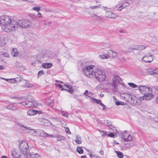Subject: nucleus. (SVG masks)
Here are the masks:
<instances>
[{"label":"nucleus","instance_id":"f257e3e1","mask_svg":"<svg viewBox=\"0 0 158 158\" xmlns=\"http://www.w3.org/2000/svg\"><path fill=\"white\" fill-rule=\"evenodd\" d=\"M3 29L6 32L14 31L17 28V21L14 19L2 27Z\"/></svg>","mask_w":158,"mask_h":158},{"label":"nucleus","instance_id":"f03ea898","mask_svg":"<svg viewBox=\"0 0 158 158\" xmlns=\"http://www.w3.org/2000/svg\"><path fill=\"white\" fill-rule=\"evenodd\" d=\"M94 76L96 79L100 82L105 80L106 75L105 72L102 69L98 68L94 70Z\"/></svg>","mask_w":158,"mask_h":158},{"label":"nucleus","instance_id":"7ed1b4c3","mask_svg":"<svg viewBox=\"0 0 158 158\" xmlns=\"http://www.w3.org/2000/svg\"><path fill=\"white\" fill-rule=\"evenodd\" d=\"M94 66L93 65L85 66L82 69V73L87 77L92 78L94 77Z\"/></svg>","mask_w":158,"mask_h":158},{"label":"nucleus","instance_id":"20e7f679","mask_svg":"<svg viewBox=\"0 0 158 158\" xmlns=\"http://www.w3.org/2000/svg\"><path fill=\"white\" fill-rule=\"evenodd\" d=\"M121 81V78L118 76L115 75H113L111 77V81L110 85L114 88L115 91L118 89V84Z\"/></svg>","mask_w":158,"mask_h":158},{"label":"nucleus","instance_id":"39448f33","mask_svg":"<svg viewBox=\"0 0 158 158\" xmlns=\"http://www.w3.org/2000/svg\"><path fill=\"white\" fill-rule=\"evenodd\" d=\"M19 148L21 153L24 155L25 157V155L29 153V146L28 143L25 141H21L19 143Z\"/></svg>","mask_w":158,"mask_h":158},{"label":"nucleus","instance_id":"423d86ee","mask_svg":"<svg viewBox=\"0 0 158 158\" xmlns=\"http://www.w3.org/2000/svg\"><path fill=\"white\" fill-rule=\"evenodd\" d=\"M17 23V27H18L22 28L28 29L30 28L32 24L31 22L28 20L22 19L19 20Z\"/></svg>","mask_w":158,"mask_h":158},{"label":"nucleus","instance_id":"0eeeda50","mask_svg":"<svg viewBox=\"0 0 158 158\" xmlns=\"http://www.w3.org/2000/svg\"><path fill=\"white\" fill-rule=\"evenodd\" d=\"M28 130H30V131H26L24 130H23V131H24V132H28L30 134L33 135L35 136H38L39 135L41 136V135L42 134H44V135H47L46 132L41 129H38L36 130H35L34 129H31V127H30V129Z\"/></svg>","mask_w":158,"mask_h":158},{"label":"nucleus","instance_id":"6e6552de","mask_svg":"<svg viewBox=\"0 0 158 158\" xmlns=\"http://www.w3.org/2000/svg\"><path fill=\"white\" fill-rule=\"evenodd\" d=\"M13 19L8 16L6 15H2L0 16V24L4 26L5 25L10 22Z\"/></svg>","mask_w":158,"mask_h":158},{"label":"nucleus","instance_id":"1a4fd4ad","mask_svg":"<svg viewBox=\"0 0 158 158\" xmlns=\"http://www.w3.org/2000/svg\"><path fill=\"white\" fill-rule=\"evenodd\" d=\"M138 90L143 95L147 93L152 92V89L151 88L147 86H139L138 87Z\"/></svg>","mask_w":158,"mask_h":158},{"label":"nucleus","instance_id":"9d476101","mask_svg":"<svg viewBox=\"0 0 158 158\" xmlns=\"http://www.w3.org/2000/svg\"><path fill=\"white\" fill-rule=\"evenodd\" d=\"M121 138L124 141H131L132 139V136L126 132L122 133Z\"/></svg>","mask_w":158,"mask_h":158},{"label":"nucleus","instance_id":"9b49d317","mask_svg":"<svg viewBox=\"0 0 158 158\" xmlns=\"http://www.w3.org/2000/svg\"><path fill=\"white\" fill-rule=\"evenodd\" d=\"M153 55L149 53L145 55L142 59L143 61L145 62L151 63L153 60Z\"/></svg>","mask_w":158,"mask_h":158},{"label":"nucleus","instance_id":"f8f14e48","mask_svg":"<svg viewBox=\"0 0 158 158\" xmlns=\"http://www.w3.org/2000/svg\"><path fill=\"white\" fill-rule=\"evenodd\" d=\"M152 93L149 92V93L144 94L143 96L140 97V100L145 99L146 100H149L151 99L153 96V95Z\"/></svg>","mask_w":158,"mask_h":158},{"label":"nucleus","instance_id":"ddd939ff","mask_svg":"<svg viewBox=\"0 0 158 158\" xmlns=\"http://www.w3.org/2000/svg\"><path fill=\"white\" fill-rule=\"evenodd\" d=\"M25 155L26 158H40L39 155L37 153L29 152Z\"/></svg>","mask_w":158,"mask_h":158},{"label":"nucleus","instance_id":"4468645a","mask_svg":"<svg viewBox=\"0 0 158 158\" xmlns=\"http://www.w3.org/2000/svg\"><path fill=\"white\" fill-rule=\"evenodd\" d=\"M107 54L108 58L110 57L114 58L117 55V53L111 50L108 51Z\"/></svg>","mask_w":158,"mask_h":158},{"label":"nucleus","instance_id":"2eb2a0df","mask_svg":"<svg viewBox=\"0 0 158 158\" xmlns=\"http://www.w3.org/2000/svg\"><path fill=\"white\" fill-rule=\"evenodd\" d=\"M32 101V100L31 101L23 102L22 104L26 107H31L35 106Z\"/></svg>","mask_w":158,"mask_h":158},{"label":"nucleus","instance_id":"dca6fc26","mask_svg":"<svg viewBox=\"0 0 158 158\" xmlns=\"http://www.w3.org/2000/svg\"><path fill=\"white\" fill-rule=\"evenodd\" d=\"M106 17L107 18H111V19H114L116 18L117 15L116 14L112 12L111 11L107 12L106 13Z\"/></svg>","mask_w":158,"mask_h":158},{"label":"nucleus","instance_id":"f3484780","mask_svg":"<svg viewBox=\"0 0 158 158\" xmlns=\"http://www.w3.org/2000/svg\"><path fill=\"white\" fill-rule=\"evenodd\" d=\"M11 155L14 158H18L19 157V155L16 149H13L11 151Z\"/></svg>","mask_w":158,"mask_h":158},{"label":"nucleus","instance_id":"a211bd4d","mask_svg":"<svg viewBox=\"0 0 158 158\" xmlns=\"http://www.w3.org/2000/svg\"><path fill=\"white\" fill-rule=\"evenodd\" d=\"M63 87L64 88V90H66L68 91L71 94H72L73 92V90L72 89V86L70 85H64Z\"/></svg>","mask_w":158,"mask_h":158},{"label":"nucleus","instance_id":"6ab92c4d","mask_svg":"<svg viewBox=\"0 0 158 158\" xmlns=\"http://www.w3.org/2000/svg\"><path fill=\"white\" fill-rule=\"evenodd\" d=\"M146 48V47L142 45L136 46L132 48L133 50H142Z\"/></svg>","mask_w":158,"mask_h":158},{"label":"nucleus","instance_id":"aec40b11","mask_svg":"<svg viewBox=\"0 0 158 158\" xmlns=\"http://www.w3.org/2000/svg\"><path fill=\"white\" fill-rule=\"evenodd\" d=\"M11 54L14 57L17 56L18 52L17 49L16 48H12Z\"/></svg>","mask_w":158,"mask_h":158},{"label":"nucleus","instance_id":"412c9836","mask_svg":"<svg viewBox=\"0 0 158 158\" xmlns=\"http://www.w3.org/2000/svg\"><path fill=\"white\" fill-rule=\"evenodd\" d=\"M24 83H25V84L23 85V86L24 87H27V88H31L32 87L33 85L31 84H30L26 80H24Z\"/></svg>","mask_w":158,"mask_h":158},{"label":"nucleus","instance_id":"4be33fe9","mask_svg":"<svg viewBox=\"0 0 158 158\" xmlns=\"http://www.w3.org/2000/svg\"><path fill=\"white\" fill-rule=\"evenodd\" d=\"M104 124L107 126L110 127V128L111 129H113L112 128H114V127L111 125V123L109 121H106L104 122Z\"/></svg>","mask_w":158,"mask_h":158},{"label":"nucleus","instance_id":"5701e85b","mask_svg":"<svg viewBox=\"0 0 158 158\" xmlns=\"http://www.w3.org/2000/svg\"><path fill=\"white\" fill-rule=\"evenodd\" d=\"M56 137L57 138V140L58 141H60L62 140H64L65 139V138L63 136L60 135H56Z\"/></svg>","mask_w":158,"mask_h":158},{"label":"nucleus","instance_id":"b1692460","mask_svg":"<svg viewBox=\"0 0 158 158\" xmlns=\"http://www.w3.org/2000/svg\"><path fill=\"white\" fill-rule=\"evenodd\" d=\"M52 66V64L51 63H44L42 65V67L45 69H48Z\"/></svg>","mask_w":158,"mask_h":158},{"label":"nucleus","instance_id":"393cba45","mask_svg":"<svg viewBox=\"0 0 158 158\" xmlns=\"http://www.w3.org/2000/svg\"><path fill=\"white\" fill-rule=\"evenodd\" d=\"M76 143L77 144H80L81 143V137L78 135L76 136V139L75 140Z\"/></svg>","mask_w":158,"mask_h":158},{"label":"nucleus","instance_id":"a878e982","mask_svg":"<svg viewBox=\"0 0 158 158\" xmlns=\"http://www.w3.org/2000/svg\"><path fill=\"white\" fill-rule=\"evenodd\" d=\"M34 110H29L27 112V114L30 116L33 115L35 114L34 112Z\"/></svg>","mask_w":158,"mask_h":158},{"label":"nucleus","instance_id":"bb28decb","mask_svg":"<svg viewBox=\"0 0 158 158\" xmlns=\"http://www.w3.org/2000/svg\"><path fill=\"white\" fill-rule=\"evenodd\" d=\"M90 101L92 102H95L96 103H98L99 104H100L102 102L100 100L92 98H91Z\"/></svg>","mask_w":158,"mask_h":158},{"label":"nucleus","instance_id":"cd10ccee","mask_svg":"<svg viewBox=\"0 0 158 158\" xmlns=\"http://www.w3.org/2000/svg\"><path fill=\"white\" fill-rule=\"evenodd\" d=\"M154 69L151 68H149L148 69L147 71L148 73L150 75H153Z\"/></svg>","mask_w":158,"mask_h":158},{"label":"nucleus","instance_id":"c85d7f7f","mask_svg":"<svg viewBox=\"0 0 158 158\" xmlns=\"http://www.w3.org/2000/svg\"><path fill=\"white\" fill-rule=\"evenodd\" d=\"M117 156L119 158H123V154L122 152L119 151H116Z\"/></svg>","mask_w":158,"mask_h":158},{"label":"nucleus","instance_id":"c756f323","mask_svg":"<svg viewBox=\"0 0 158 158\" xmlns=\"http://www.w3.org/2000/svg\"><path fill=\"white\" fill-rule=\"evenodd\" d=\"M77 151L79 154H82L83 152L82 148L80 147H77Z\"/></svg>","mask_w":158,"mask_h":158},{"label":"nucleus","instance_id":"7c9ffc66","mask_svg":"<svg viewBox=\"0 0 158 158\" xmlns=\"http://www.w3.org/2000/svg\"><path fill=\"white\" fill-rule=\"evenodd\" d=\"M6 80L7 81L10 83H14L16 82L15 78L6 79Z\"/></svg>","mask_w":158,"mask_h":158},{"label":"nucleus","instance_id":"2f4dec72","mask_svg":"<svg viewBox=\"0 0 158 158\" xmlns=\"http://www.w3.org/2000/svg\"><path fill=\"white\" fill-rule=\"evenodd\" d=\"M100 57L102 59H107L108 58L107 54H106L105 55H101L100 56Z\"/></svg>","mask_w":158,"mask_h":158},{"label":"nucleus","instance_id":"473e14b6","mask_svg":"<svg viewBox=\"0 0 158 158\" xmlns=\"http://www.w3.org/2000/svg\"><path fill=\"white\" fill-rule=\"evenodd\" d=\"M47 135H44V134H42L41 135V136H49L51 138H54L56 137V135H49L47 133Z\"/></svg>","mask_w":158,"mask_h":158},{"label":"nucleus","instance_id":"72a5a7b5","mask_svg":"<svg viewBox=\"0 0 158 158\" xmlns=\"http://www.w3.org/2000/svg\"><path fill=\"white\" fill-rule=\"evenodd\" d=\"M18 125L19 127H23V128H25L26 129H27V130L30 129V127H27L26 126H24L22 124H20V123H18Z\"/></svg>","mask_w":158,"mask_h":158},{"label":"nucleus","instance_id":"f704fd0d","mask_svg":"<svg viewBox=\"0 0 158 158\" xmlns=\"http://www.w3.org/2000/svg\"><path fill=\"white\" fill-rule=\"evenodd\" d=\"M128 85H129L130 87L134 88L137 87V85L133 83H128Z\"/></svg>","mask_w":158,"mask_h":158},{"label":"nucleus","instance_id":"c9c22d12","mask_svg":"<svg viewBox=\"0 0 158 158\" xmlns=\"http://www.w3.org/2000/svg\"><path fill=\"white\" fill-rule=\"evenodd\" d=\"M89 94V91L88 90H86L83 93V95L84 96H85L87 98H89L90 97L88 96V97H86L88 96Z\"/></svg>","mask_w":158,"mask_h":158},{"label":"nucleus","instance_id":"e433bc0d","mask_svg":"<svg viewBox=\"0 0 158 158\" xmlns=\"http://www.w3.org/2000/svg\"><path fill=\"white\" fill-rule=\"evenodd\" d=\"M22 79V78L20 76L19 77H16L15 78V82L16 83L19 82L21 81Z\"/></svg>","mask_w":158,"mask_h":158},{"label":"nucleus","instance_id":"4c0bfd02","mask_svg":"<svg viewBox=\"0 0 158 158\" xmlns=\"http://www.w3.org/2000/svg\"><path fill=\"white\" fill-rule=\"evenodd\" d=\"M55 85L59 87L60 89H61V90L63 91L64 90V87H63V86L62 85L59 84H56Z\"/></svg>","mask_w":158,"mask_h":158},{"label":"nucleus","instance_id":"58836bf2","mask_svg":"<svg viewBox=\"0 0 158 158\" xmlns=\"http://www.w3.org/2000/svg\"><path fill=\"white\" fill-rule=\"evenodd\" d=\"M115 103L116 105L117 106H118L119 105H124V103L123 102H121V101L116 102Z\"/></svg>","mask_w":158,"mask_h":158},{"label":"nucleus","instance_id":"ea45409f","mask_svg":"<svg viewBox=\"0 0 158 158\" xmlns=\"http://www.w3.org/2000/svg\"><path fill=\"white\" fill-rule=\"evenodd\" d=\"M32 9L34 10H35L37 12H39L40 9V7H34L32 8Z\"/></svg>","mask_w":158,"mask_h":158},{"label":"nucleus","instance_id":"a19ab883","mask_svg":"<svg viewBox=\"0 0 158 158\" xmlns=\"http://www.w3.org/2000/svg\"><path fill=\"white\" fill-rule=\"evenodd\" d=\"M91 16L92 17H95L97 19H100L101 17L100 16H98L96 14H94L91 15Z\"/></svg>","mask_w":158,"mask_h":158},{"label":"nucleus","instance_id":"79ce46f5","mask_svg":"<svg viewBox=\"0 0 158 158\" xmlns=\"http://www.w3.org/2000/svg\"><path fill=\"white\" fill-rule=\"evenodd\" d=\"M131 96V95H130V94L127 93H126L124 94H122V96L123 97H124V98H127V97L128 96L130 97Z\"/></svg>","mask_w":158,"mask_h":158},{"label":"nucleus","instance_id":"37998d69","mask_svg":"<svg viewBox=\"0 0 158 158\" xmlns=\"http://www.w3.org/2000/svg\"><path fill=\"white\" fill-rule=\"evenodd\" d=\"M153 75L158 74V68L154 69Z\"/></svg>","mask_w":158,"mask_h":158},{"label":"nucleus","instance_id":"c03bdc74","mask_svg":"<svg viewBox=\"0 0 158 158\" xmlns=\"http://www.w3.org/2000/svg\"><path fill=\"white\" fill-rule=\"evenodd\" d=\"M89 156L91 158H100L98 156L94 155L92 154H90Z\"/></svg>","mask_w":158,"mask_h":158},{"label":"nucleus","instance_id":"a18cd8bd","mask_svg":"<svg viewBox=\"0 0 158 158\" xmlns=\"http://www.w3.org/2000/svg\"><path fill=\"white\" fill-rule=\"evenodd\" d=\"M62 114V115L65 117H68V114L67 113V112H64L63 111H61Z\"/></svg>","mask_w":158,"mask_h":158},{"label":"nucleus","instance_id":"49530a36","mask_svg":"<svg viewBox=\"0 0 158 158\" xmlns=\"http://www.w3.org/2000/svg\"><path fill=\"white\" fill-rule=\"evenodd\" d=\"M6 108L7 109H10L11 110H14V109H13V105H10L6 106Z\"/></svg>","mask_w":158,"mask_h":158},{"label":"nucleus","instance_id":"de8ad7c7","mask_svg":"<svg viewBox=\"0 0 158 158\" xmlns=\"http://www.w3.org/2000/svg\"><path fill=\"white\" fill-rule=\"evenodd\" d=\"M107 136L110 137H114V134L113 133L111 132L108 134H107Z\"/></svg>","mask_w":158,"mask_h":158},{"label":"nucleus","instance_id":"09e8293b","mask_svg":"<svg viewBox=\"0 0 158 158\" xmlns=\"http://www.w3.org/2000/svg\"><path fill=\"white\" fill-rule=\"evenodd\" d=\"M65 131L68 134H71V133L69 131V129L68 128H66L65 129Z\"/></svg>","mask_w":158,"mask_h":158},{"label":"nucleus","instance_id":"8fccbe9b","mask_svg":"<svg viewBox=\"0 0 158 158\" xmlns=\"http://www.w3.org/2000/svg\"><path fill=\"white\" fill-rule=\"evenodd\" d=\"M51 22H50V21L48 22H45L44 23V25H50V24H51Z\"/></svg>","mask_w":158,"mask_h":158},{"label":"nucleus","instance_id":"3c124183","mask_svg":"<svg viewBox=\"0 0 158 158\" xmlns=\"http://www.w3.org/2000/svg\"><path fill=\"white\" fill-rule=\"evenodd\" d=\"M34 111L35 113V114H36L37 113H38L39 114H40L42 113V112L41 111L36 110H34Z\"/></svg>","mask_w":158,"mask_h":158},{"label":"nucleus","instance_id":"603ef678","mask_svg":"<svg viewBox=\"0 0 158 158\" xmlns=\"http://www.w3.org/2000/svg\"><path fill=\"white\" fill-rule=\"evenodd\" d=\"M44 74L43 70L39 71L38 73V75H41Z\"/></svg>","mask_w":158,"mask_h":158},{"label":"nucleus","instance_id":"864d4df0","mask_svg":"<svg viewBox=\"0 0 158 158\" xmlns=\"http://www.w3.org/2000/svg\"><path fill=\"white\" fill-rule=\"evenodd\" d=\"M90 8L92 9H94L98 8V6H90Z\"/></svg>","mask_w":158,"mask_h":158},{"label":"nucleus","instance_id":"5fc2aeb1","mask_svg":"<svg viewBox=\"0 0 158 158\" xmlns=\"http://www.w3.org/2000/svg\"><path fill=\"white\" fill-rule=\"evenodd\" d=\"M100 105L102 106L103 107L102 110H104L105 109L106 107L104 105L103 103H102V102L100 104Z\"/></svg>","mask_w":158,"mask_h":158},{"label":"nucleus","instance_id":"6e6d98bb","mask_svg":"<svg viewBox=\"0 0 158 158\" xmlns=\"http://www.w3.org/2000/svg\"><path fill=\"white\" fill-rule=\"evenodd\" d=\"M102 8L103 9L105 10H107L110 9V8H108L106 6H103Z\"/></svg>","mask_w":158,"mask_h":158},{"label":"nucleus","instance_id":"4d7b16f0","mask_svg":"<svg viewBox=\"0 0 158 158\" xmlns=\"http://www.w3.org/2000/svg\"><path fill=\"white\" fill-rule=\"evenodd\" d=\"M123 8H122V7H121V5L118 8V10L119 11H121L122 9H123Z\"/></svg>","mask_w":158,"mask_h":158},{"label":"nucleus","instance_id":"13d9d810","mask_svg":"<svg viewBox=\"0 0 158 158\" xmlns=\"http://www.w3.org/2000/svg\"><path fill=\"white\" fill-rule=\"evenodd\" d=\"M99 131L101 133L102 135H104V133H105V132L101 130H99Z\"/></svg>","mask_w":158,"mask_h":158},{"label":"nucleus","instance_id":"bf43d9fd","mask_svg":"<svg viewBox=\"0 0 158 158\" xmlns=\"http://www.w3.org/2000/svg\"><path fill=\"white\" fill-rule=\"evenodd\" d=\"M22 1H27L28 2H33L31 0H22Z\"/></svg>","mask_w":158,"mask_h":158},{"label":"nucleus","instance_id":"052dcab7","mask_svg":"<svg viewBox=\"0 0 158 158\" xmlns=\"http://www.w3.org/2000/svg\"><path fill=\"white\" fill-rule=\"evenodd\" d=\"M38 16L40 18L42 17V15L41 13H39L38 14Z\"/></svg>","mask_w":158,"mask_h":158},{"label":"nucleus","instance_id":"680f3d73","mask_svg":"<svg viewBox=\"0 0 158 158\" xmlns=\"http://www.w3.org/2000/svg\"><path fill=\"white\" fill-rule=\"evenodd\" d=\"M39 121L40 122H43L45 120V119L43 118H40L39 119Z\"/></svg>","mask_w":158,"mask_h":158},{"label":"nucleus","instance_id":"e2e57ef3","mask_svg":"<svg viewBox=\"0 0 158 158\" xmlns=\"http://www.w3.org/2000/svg\"><path fill=\"white\" fill-rule=\"evenodd\" d=\"M4 69V67L3 66L0 65V69L3 70Z\"/></svg>","mask_w":158,"mask_h":158},{"label":"nucleus","instance_id":"0e129e2a","mask_svg":"<svg viewBox=\"0 0 158 158\" xmlns=\"http://www.w3.org/2000/svg\"><path fill=\"white\" fill-rule=\"evenodd\" d=\"M119 59L121 61H125V60L123 58H120V59Z\"/></svg>","mask_w":158,"mask_h":158},{"label":"nucleus","instance_id":"69168bd1","mask_svg":"<svg viewBox=\"0 0 158 158\" xmlns=\"http://www.w3.org/2000/svg\"><path fill=\"white\" fill-rule=\"evenodd\" d=\"M1 158H8V157L6 156H2Z\"/></svg>","mask_w":158,"mask_h":158},{"label":"nucleus","instance_id":"338daca9","mask_svg":"<svg viewBox=\"0 0 158 158\" xmlns=\"http://www.w3.org/2000/svg\"><path fill=\"white\" fill-rule=\"evenodd\" d=\"M100 153L102 154V155H103V153H104V152H103V150H101L100 151Z\"/></svg>","mask_w":158,"mask_h":158},{"label":"nucleus","instance_id":"774afa93","mask_svg":"<svg viewBox=\"0 0 158 158\" xmlns=\"http://www.w3.org/2000/svg\"><path fill=\"white\" fill-rule=\"evenodd\" d=\"M101 6V5L100 4L98 6H98V8H100Z\"/></svg>","mask_w":158,"mask_h":158}]
</instances>
